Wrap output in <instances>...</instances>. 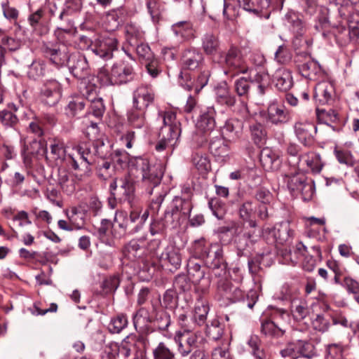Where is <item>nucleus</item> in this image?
<instances>
[{"label":"nucleus","instance_id":"obj_8","mask_svg":"<svg viewBox=\"0 0 359 359\" xmlns=\"http://www.w3.org/2000/svg\"><path fill=\"white\" fill-rule=\"evenodd\" d=\"M62 97L61 84L55 79L46 80L41 87L39 100L45 105H56Z\"/></svg>","mask_w":359,"mask_h":359},{"label":"nucleus","instance_id":"obj_19","mask_svg":"<svg viewBox=\"0 0 359 359\" xmlns=\"http://www.w3.org/2000/svg\"><path fill=\"white\" fill-rule=\"evenodd\" d=\"M335 90L332 83L323 81L318 83L314 90V99L319 104H330L334 98Z\"/></svg>","mask_w":359,"mask_h":359},{"label":"nucleus","instance_id":"obj_18","mask_svg":"<svg viewBox=\"0 0 359 359\" xmlns=\"http://www.w3.org/2000/svg\"><path fill=\"white\" fill-rule=\"evenodd\" d=\"M154 90L149 86H140L133 93V107L145 109L154 101Z\"/></svg>","mask_w":359,"mask_h":359},{"label":"nucleus","instance_id":"obj_6","mask_svg":"<svg viewBox=\"0 0 359 359\" xmlns=\"http://www.w3.org/2000/svg\"><path fill=\"white\" fill-rule=\"evenodd\" d=\"M224 63L226 67L224 73L231 77L245 74L249 69L241 50L234 46H231L226 52Z\"/></svg>","mask_w":359,"mask_h":359},{"label":"nucleus","instance_id":"obj_28","mask_svg":"<svg viewBox=\"0 0 359 359\" xmlns=\"http://www.w3.org/2000/svg\"><path fill=\"white\" fill-rule=\"evenodd\" d=\"M203 259L208 267H215L217 264L225 262L222 248L217 243L211 244Z\"/></svg>","mask_w":359,"mask_h":359},{"label":"nucleus","instance_id":"obj_32","mask_svg":"<svg viewBox=\"0 0 359 359\" xmlns=\"http://www.w3.org/2000/svg\"><path fill=\"white\" fill-rule=\"evenodd\" d=\"M127 117L128 122L131 127L144 130L147 128L148 124L145 118V112L144 109L134 107V109L128 111Z\"/></svg>","mask_w":359,"mask_h":359},{"label":"nucleus","instance_id":"obj_62","mask_svg":"<svg viewBox=\"0 0 359 359\" xmlns=\"http://www.w3.org/2000/svg\"><path fill=\"white\" fill-rule=\"evenodd\" d=\"M208 207L217 219H223L225 215V206L221 201L218 198H211L208 201Z\"/></svg>","mask_w":359,"mask_h":359},{"label":"nucleus","instance_id":"obj_22","mask_svg":"<svg viewBox=\"0 0 359 359\" xmlns=\"http://www.w3.org/2000/svg\"><path fill=\"white\" fill-rule=\"evenodd\" d=\"M158 117L162 120L164 125V128H161L162 133L167 132L169 134L174 135V133L178 132V136H180V123L177 120L176 114L174 111H159Z\"/></svg>","mask_w":359,"mask_h":359},{"label":"nucleus","instance_id":"obj_45","mask_svg":"<svg viewBox=\"0 0 359 359\" xmlns=\"http://www.w3.org/2000/svg\"><path fill=\"white\" fill-rule=\"evenodd\" d=\"M296 345L299 359H311L316 355L314 345L308 341L297 340Z\"/></svg>","mask_w":359,"mask_h":359},{"label":"nucleus","instance_id":"obj_43","mask_svg":"<svg viewBox=\"0 0 359 359\" xmlns=\"http://www.w3.org/2000/svg\"><path fill=\"white\" fill-rule=\"evenodd\" d=\"M206 332L210 339L218 341V344L222 343V340H228L223 337L224 327L217 319H214L210 325H207Z\"/></svg>","mask_w":359,"mask_h":359},{"label":"nucleus","instance_id":"obj_58","mask_svg":"<svg viewBox=\"0 0 359 359\" xmlns=\"http://www.w3.org/2000/svg\"><path fill=\"white\" fill-rule=\"evenodd\" d=\"M180 338L185 341L192 348L199 347L205 341L202 333L200 332L183 334Z\"/></svg>","mask_w":359,"mask_h":359},{"label":"nucleus","instance_id":"obj_40","mask_svg":"<svg viewBox=\"0 0 359 359\" xmlns=\"http://www.w3.org/2000/svg\"><path fill=\"white\" fill-rule=\"evenodd\" d=\"M257 205L252 201H247L244 202L239 208L240 217L245 221L249 222L251 227L257 226L256 222L253 219L256 214Z\"/></svg>","mask_w":359,"mask_h":359},{"label":"nucleus","instance_id":"obj_57","mask_svg":"<svg viewBox=\"0 0 359 359\" xmlns=\"http://www.w3.org/2000/svg\"><path fill=\"white\" fill-rule=\"evenodd\" d=\"M0 122L6 128H15L18 123V118L11 111L4 109L0 111Z\"/></svg>","mask_w":359,"mask_h":359},{"label":"nucleus","instance_id":"obj_34","mask_svg":"<svg viewBox=\"0 0 359 359\" xmlns=\"http://www.w3.org/2000/svg\"><path fill=\"white\" fill-rule=\"evenodd\" d=\"M261 332L266 336L280 337L285 333V330L276 321L271 319L262 318L261 320Z\"/></svg>","mask_w":359,"mask_h":359},{"label":"nucleus","instance_id":"obj_2","mask_svg":"<svg viewBox=\"0 0 359 359\" xmlns=\"http://www.w3.org/2000/svg\"><path fill=\"white\" fill-rule=\"evenodd\" d=\"M136 170V177L141 180L142 186L149 194H151L154 187H157L163 175V167L159 163H151L149 159L137 157L133 164Z\"/></svg>","mask_w":359,"mask_h":359},{"label":"nucleus","instance_id":"obj_42","mask_svg":"<svg viewBox=\"0 0 359 359\" xmlns=\"http://www.w3.org/2000/svg\"><path fill=\"white\" fill-rule=\"evenodd\" d=\"M219 44L217 36L212 33L205 34L202 39V48L207 55L215 54L219 50Z\"/></svg>","mask_w":359,"mask_h":359},{"label":"nucleus","instance_id":"obj_13","mask_svg":"<svg viewBox=\"0 0 359 359\" xmlns=\"http://www.w3.org/2000/svg\"><path fill=\"white\" fill-rule=\"evenodd\" d=\"M187 270L190 280L198 285V288L202 292H205L210 285V280L208 277H205V273L201 269L200 264L196 262L195 259H189Z\"/></svg>","mask_w":359,"mask_h":359},{"label":"nucleus","instance_id":"obj_39","mask_svg":"<svg viewBox=\"0 0 359 359\" xmlns=\"http://www.w3.org/2000/svg\"><path fill=\"white\" fill-rule=\"evenodd\" d=\"M264 233L271 236L279 243H283L292 236V231L288 224H280L278 227H268L264 229Z\"/></svg>","mask_w":359,"mask_h":359},{"label":"nucleus","instance_id":"obj_50","mask_svg":"<svg viewBox=\"0 0 359 359\" xmlns=\"http://www.w3.org/2000/svg\"><path fill=\"white\" fill-rule=\"evenodd\" d=\"M291 311L294 318L300 321L308 314V307L305 301L293 300L292 302Z\"/></svg>","mask_w":359,"mask_h":359},{"label":"nucleus","instance_id":"obj_1","mask_svg":"<svg viewBox=\"0 0 359 359\" xmlns=\"http://www.w3.org/2000/svg\"><path fill=\"white\" fill-rule=\"evenodd\" d=\"M97 124V122L91 121L90 124L86 127V137L93 142V144L92 147L87 144L79 147V159L72 158V165L75 170L80 169V165L88 170L90 164L95 163V156L104 155V150L107 147L104 144L103 135L100 133Z\"/></svg>","mask_w":359,"mask_h":359},{"label":"nucleus","instance_id":"obj_64","mask_svg":"<svg viewBox=\"0 0 359 359\" xmlns=\"http://www.w3.org/2000/svg\"><path fill=\"white\" fill-rule=\"evenodd\" d=\"M248 344L252 348L253 355L257 359H265L266 354L259 348V339L257 336H251L248 341Z\"/></svg>","mask_w":359,"mask_h":359},{"label":"nucleus","instance_id":"obj_61","mask_svg":"<svg viewBox=\"0 0 359 359\" xmlns=\"http://www.w3.org/2000/svg\"><path fill=\"white\" fill-rule=\"evenodd\" d=\"M210 245L211 244L206 242L203 238L195 241L191 247L194 255L196 257L203 259Z\"/></svg>","mask_w":359,"mask_h":359},{"label":"nucleus","instance_id":"obj_4","mask_svg":"<svg viewBox=\"0 0 359 359\" xmlns=\"http://www.w3.org/2000/svg\"><path fill=\"white\" fill-rule=\"evenodd\" d=\"M285 182L291 194L300 196L304 201H310L314 194V184L302 173H295L286 176Z\"/></svg>","mask_w":359,"mask_h":359},{"label":"nucleus","instance_id":"obj_41","mask_svg":"<svg viewBox=\"0 0 359 359\" xmlns=\"http://www.w3.org/2000/svg\"><path fill=\"white\" fill-rule=\"evenodd\" d=\"M160 259L161 261H167L175 270L180 266L182 262L181 255L172 246L166 248L165 252L161 253Z\"/></svg>","mask_w":359,"mask_h":359},{"label":"nucleus","instance_id":"obj_31","mask_svg":"<svg viewBox=\"0 0 359 359\" xmlns=\"http://www.w3.org/2000/svg\"><path fill=\"white\" fill-rule=\"evenodd\" d=\"M107 149L104 150L103 156H95L96 161L90 165H96L98 177L104 180L111 177L114 172V168L109 161H105L104 157L107 154Z\"/></svg>","mask_w":359,"mask_h":359},{"label":"nucleus","instance_id":"obj_51","mask_svg":"<svg viewBox=\"0 0 359 359\" xmlns=\"http://www.w3.org/2000/svg\"><path fill=\"white\" fill-rule=\"evenodd\" d=\"M87 103H89L90 104L88 116L93 115L98 120H100L105 111V107L102 99L97 97L95 98L90 99V100L87 102Z\"/></svg>","mask_w":359,"mask_h":359},{"label":"nucleus","instance_id":"obj_59","mask_svg":"<svg viewBox=\"0 0 359 359\" xmlns=\"http://www.w3.org/2000/svg\"><path fill=\"white\" fill-rule=\"evenodd\" d=\"M82 0H67L65 7L60 13L59 18L62 20L65 15H72L81 11Z\"/></svg>","mask_w":359,"mask_h":359},{"label":"nucleus","instance_id":"obj_9","mask_svg":"<svg viewBox=\"0 0 359 359\" xmlns=\"http://www.w3.org/2000/svg\"><path fill=\"white\" fill-rule=\"evenodd\" d=\"M215 109L213 107H208L201 111V114L196 123L198 133L203 135L201 144L208 141L215 127Z\"/></svg>","mask_w":359,"mask_h":359},{"label":"nucleus","instance_id":"obj_24","mask_svg":"<svg viewBox=\"0 0 359 359\" xmlns=\"http://www.w3.org/2000/svg\"><path fill=\"white\" fill-rule=\"evenodd\" d=\"M259 160L263 168L267 171L278 170L281 164L279 156L269 147H265L261 151Z\"/></svg>","mask_w":359,"mask_h":359},{"label":"nucleus","instance_id":"obj_37","mask_svg":"<svg viewBox=\"0 0 359 359\" xmlns=\"http://www.w3.org/2000/svg\"><path fill=\"white\" fill-rule=\"evenodd\" d=\"M151 321L149 312L145 308H140L133 316V325L138 332L147 330Z\"/></svg>","mask_w":359,"mask_h":359},{"label":"nucleus","instance_id":"obj_20","mask_svg":"<svg viewBox=\"0 0 359 359\" xmlns=\"http://www.w3.org/2000/svg\"><path fill=\"white\" fill-rule=\"evenodd\" d=\"M66 50L64 45H51L50 46H46L43 49V53L53 64L60 67L67 64L69 57Z\"/></svg>","mask_w":359,"mask_h":359},{"label":"nucleus","instance_id":"obj_47","mask_svg":"<svg viewBox=\"0 0 359 359\" xmlns=\"http://www.w3.org/2000/svg\"><path fill=\"white\" fill-rule=\"evenodd\" d=\"M126 34L127 40L131 46H136L139 40H142L144 32L139 26L134 24L127 25L126 27Z\"/></svg>","mask_w":359,"mask_h":359},{"label":"nucleus","instance_id":"obj_27","mask_svg":"<svg viewBox=\"0 0 359 359\" xmlns=\"http://www.w3.org/2000/svg\"><path fill=\"white\" fill-rule=\"evenodd\" d=\"M299 161L303 165H306L309 169L313 173H319L324 166L320 155L313 151L302 154L299 157Z\"/></svg>","mask_w":359,"mask_h":359},{"label":"nucleus","instance_id":"obj_38","mask_svg":"<svg viewBox=\"0 0 359 359\" xmlns=\"http://www.w3.org/2000/svg\"><path fill=\"white\" fill-rule=\"evenodd\" d=\"M209 312V306L206 299L200 298L198 299L194 306V321L201 326L205 323L207 316Z\"/></svg>","mask_w":359,"mask_h":359},{"label":"nucleus","instance_id":"obj_16","mask_svg":"<svg viewBox=\"0 0 359 359\" xmlns=\"http://www.w3.org/2000/svg\"><path fill=\"white\" fill-rule=\"evenodd\" d=\"M67 64L70 72L79 79H84L89 74L88 63L86 57L81 55H70Z\"/></svg>","mask_w":359,"mask_h":359},{"label":"nucleus","instance_id":"obj_29","mask_svg":"<svg viewBox=\"0 0 359 359\" xmlns=\"http://www.w3.org/2000/svg\"><path fill=\"white\" fill-rule=\"evenodd\" d=\"M273 81L276 87L281 91H287L292 86L291 73L286 69L279 68L273 74Z\"/></svg>","mask_w":359,"mask_h":359},{"label":"nucleus","instance_id":"obj_11","mask_svg":"<svg viewBox=\"0 0 359 359\" xmlns=\"http://www.w3.org/2000/svg\"><path fill=\"white\" fill-rule=\"evenodd\" d=\"M218 291L224 298L229 299L231 302H248L247 306L250 309L253 308L257 299L255 293H253L252 296L254 297V299L249 302L248 297L247 299L245 298L244 292L238 287L233 285L230 281L222 280L218 285Z\"/></svg>","mask_w":359,"mask_h":359},{"label":"nucleus","instance_id":"obj_21","mask_svg":"<svg viewBox=\"0 0 359 359\" xmlns=\"http://www.w3.org/2000/svg\"><path fill=\"white\" fill-rule=\"evenodd\" d=\"M243 123L237 118H229L222 128V135L228 142H235L242 134Z\"/></svg>","mask_w":359,"mask_h":359},{"label":"nucleus","instance_id":"obj_36","mask_svg":"<svg viewBox=\"0 0 359 359\" xmlns=\"http://www.w3.org/2000/svg\"><path fill=\"white\" fill-rule=\"evenodd\" d=\"M240 5L246 11L259 15L270 5L269 0H239Z\"/></svg>","mask_w":359,"mask_h":359},{"label":"nucleus","instance_id":"obj_55","mask_svg":"<svg viewBox=\"0 0 359 359\" xmlns=\"http://www.w3.org/2000/svg\"><path fill=\"white\" fill-rule=\"evenodd\" d=\"M229 342L228 340H222L213 348L211 354L212 359H231L229 352Z\"/></svg>","mask_w":359,"mask_h":359},{"label":"nucleus","instance_id":"obj_53","mask_svg":"<svg viewBox=\"0 0 359 359\" xmlns=\"http://www.w3.org/2000/svg\"><path fill=\"white\" fill-rule=\"evenodd\" d=\"M251 137L256 144H259L265 140L266 131L264 126L259 123H253L250 126Z\"/></svg>","mask_w":359,"mask_h":359},{"label":"nucleus","instance_id":"obj_33","mask_svg":"<svg viewBox=\"0 0 359 359\" xmlns=\"http://www.w3.org/2000/svg\"><path fill=\"white\" fill-rule=\"evenodd\" d=\"M57 182L60 188L67 195L74 193L76 187V176L68 173L65 170H60L59 171Z\"/></svg>","mask_w":359,"mask_h":359},{"label":"nucleus","instance_id":"obj_15","mask_svg":"<svg viewBox=\"0 0 359 359\" xmlns=\"http://www.w3.org/2000/svg\"><path fill=\"white\" fill-rule=\"evenodd\" d=\"M117 40L111 36H101L95 41L93 51L104 60H109L113 57L114 50L117 48Z\"/></svg>","mask_w":359,"mask_h":359},{"label":"nucleus","instance_id":"obj_17","mask_svg":"<svg viewBox=\"0 0 359 359\" xmlns=\"http://www.w3.org/2000/svg\"><path fill=\"white\" fill-rule=\"evenodd\" d=\"M296 135L304 146L310 147L313 143V136L317 132L316 126L312 122H299L294 126Z\"/></svg>","mask_w":359,"mask_h":359},{"label":"nucleus","instance_id":"obj_12","mask_svg":"<svg viewBox=\"0 0 359 359\" xmlns=\"http://www.w3.org/2000/svg\"><path fill=\"white\" fill-rule=\"evenodd\" d=\"M297 62L299 70L304 77L315 81L322 76L320 65L307 53L299 54Z\"/></svg>","mask_w":359,"mask_h":359},{"label":"nucleus","instance_id":"obj_14","mask_svg":"<svg viewBox=\"0 0 359 359\" xmlns=\"http://www.w3.org/2000/svg\"><path fill=\"white\" fill-rule=\"evenodd\" d=\"M137 217V210H132L129 216L124 212H116L114 217V223L121 229L123 233H135L140 230L136 221Z\"/></svg>","mask_w":359,"mask_h":359},{"label":"nucleus","instance_id":"obj_56","mask_svg":"<svg viewBox=\"0 0 359 359\" xmlns=\"http://www.w3.org/2000/svg\"><path fill=\"white\" fill-rule=\"evenodd\" d=\"M192 162L201 172H207L210 169V163L208 158L202 153H194L192 156Z\"/></svg>","mask_w":359,"mask_h":359},{"label":"nucleus","instance_id":"obj_30","mask_svg":"<svg viewBox=\"0 0 359 359\" xmlns=\"http://www.w3.org/2000/svg\"><path fill=\"white\" fill-rule=\"evenodd\" d=\"M50 156H46V159L54 161L56 165L62 163L66 156L65 142L60 139H54L50 144Z\"/></svg>","mask_w":359,"mask_h":359},{"label":"nucleus","instance_id":"obj_46","mask_svg":"<svg viewBox=\"0 0 359 359\" xmlns=\"http://www.w3.org/2000/svg\"><path fill=\"white\" fill-rule=\"evenodd\" d=\"M178 132L174 133V135L168 133L167 135L163 136V138L156 144V150L162 151L164 150L172 151L173 147L176 145L180 136Z\"/></svg>","mask_w":359,"mask_h":359},{"label":"nucleus","instance_id":"obj_44","mask_svg":"<svg viewBox=\"0 0 359 359\" xmlns=\"http://www.w3.org/2000/svg\"><path fill=\"white\" fill-rule=\"evenodd\" d=\"M175 35L180 36L184 40H189L194 36L193 25L188 21L179 22L172 25Z\"/></svg>","mask_w":359,"mask_h":359},{"label":"nucleus","instance_id":"obj_63","mask_svg":"<svg viewBox=\"0 0 359 359\" xmlns=\"http://www.w3.org/2000/svg\"><path fill=\"white\" fill-rule=\"evenodd\" d=\"M43 151V154H46L47 149L43 147L42 143L40 141L33 140L27 148H25L22 154L29 156H36L40 151Z\"/></svg>","mask_w":359,"mask_h":359},{"label":"nucleus","instance_id":"obj_60","mask_svg":"<svg viewBox=\"0 0 359 359\" xmlns=\"http://www.w3.org/2000/svg\"><path fill=\"white\" fill-rule=\"evenodd\" d=\"M171 323L170 314L165 311L156 313L154 324L160 330H167Z\"/></svg>","mask_w":359,"mask_h":359},{"label":"nucleus","instance_id":"obj_5","mask_svg":"<svg viewBox=\"0 0 359 359\" xmlns=\"http://www.w3.org/2000/svg\"><path fill=\"white\" fill-rule=\"evenodd\" d=\"M268 78V75L257 73L253 79H248L241 76L235 80L233 90L239 97L248 98L252 88L256 87L259 95H264L266 90V83L264 82Z\"/></svg>","mask_w":359,"mask_h":359},{"label":"nucleus","instance_id":"obj_49","mask_svg":"<svg viewBox=\"0 0 359 359\" xmlns=\"http://www.w3.org/2000/svg\"><path fill=\"white\" fill-rule=\"evenodd\" d=\"M316 116L320 123H325L327 126H331V123H336L339 120L338 113L333 109H329L327 111L325 109H320L317 108Z\"/></svg>","mask_w":359,"mask_h":359},{"label":"nucleus","instance_id":"obj_23","mask_svg":"<svg viewBox=\"0 0 359 359\" xmlns=\"http://www.w3.org/2000/svg\"><path fill=\"white\" fill-rule=\"evenodd\" d=\"M225 140L224 137H215L210 142V151L219 161H225L229 155V146Z\"/></svg>","mask_w":359,"mask_h":359},{"label":"nucleus","instance_id":"obj_54","mask_svg":"<svg viewBox=\"0 0 359 359\" xmlns=\"http://www.w3.org/2000/svg\"><path fill=\"white\" fill-rule=\"evenodd\" d=\"M86 105V102L83 99H74L65 107V114L69 117H74L83 111Z\"/></svg>","mask_w":359,"mask_h":359},{"label":"nucleus","instance_id":"obj_3","mask_svg":"<svg viewBox=\"0 0 359 359\" xmlns=\"http://www.w3.org/2000/svg\"><path fill=\"white\" fill-rule=\"evenodd\" d=\"M97 76L104 86L122 85L133 81L135 72L130 63L121 61L114 64L110 72L105 67L100 68Z\"/></svg>","mask_w":359,"mask_h":359},{"label":"nucleus","instance_id":"obj_48","mask_svg":"<svg viewBox=\"0 0 359 359\" xmlns=\"http://www.w3.org/2000/svg\"><path fill=\"white\" fill-rule=\"evenodd\" d=\"M154 359H175V353L165 342H159L152 351Z\"/></svg>","mask_w":359,"mask_h":359},{"label":"nucleus","instance_id":"obj_35","mask_svg":"<svg viewBox=\"0 0 359 359\" xmlns=\"http://www.w3.org/2000/svg\"><path fill=\"white\" fill-rule=\"evenodd\" d=\"M215 100L217 103L229 107H233L236 102V97L231 93L226 85L215 88Z\"/></svg>","mask_w":359,"mask_h":359},{"label":"nucleus","instance_id":"obj_52","mask_svg":"<svg viewBox=\"0 0 359 359\" xmlns=\"http://www.w3.org/2000/svg\"><path fill=\"white\" fill-rule=\"evenodd\" d=\"M128 318L124 314H118L111 318L108 326L109 331L112 334L120 333L128 325Z\"/></svg>","mask_w":359,"mask_h":359},{"label":"nucleus","instance_id":"obj_7","mask_svg":"<svg viewBox=\"0 0 359 359\" xmlns=\"http://www.w3.org/2000/svg\"><path fill=\"white\" fill-rule=\"evenodd\" d=\"M111 195L114 198L127 200L130 202L133 199L135 187L133 180L130 176L125 175L121 178H116L109 186Z\"/></svg>","mask_w":359,"mask_h":359},{"label":"nucleus","instance_id":"obj_26","mask_svg":"<svg viewBox=\"0 0 359 359\" xmlns=\"http://www.w3.org/2000/svg\"><path fill=\"white\" fill-rule=\"evenodd\" d=\"M192 205L190 201L183 199L180 197H175L172 202L171 209L166 211V217L180 218V214L187 215L190 213Z\"/></svg>","mask_w":359,"mask_h":359},{"label":"nucleus","instance_id":"obj_10","mask_svg":"<svg viewBox=\"0 0 359 359\" xmlns=\"http://www.w3.org/2000/svg\"><path fill=\"white\" fill-rule=\"evenodd\" d=\"M290 119V113L283 104L276 100L269 104L266 116L267 123L282 126L288 123Z\"/></svg>","mask_w":359,"mask_h":359},{"label":"nucleus","instance_id":"obj_25","mask_svg":"<svg viewBox=\"0 0 359 359\" xmlns=\"http://www.w3.org/2000/svg\"><path fill=\"white\" fill-rule=\"evenodd\" d=\"M203 60V55L201 53L194 48H191L184 51L182 62L185 69L194 70L201 65Z\"/></svg>","mask_w":359,"mask_h":359}]
</instances>
